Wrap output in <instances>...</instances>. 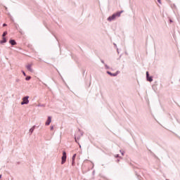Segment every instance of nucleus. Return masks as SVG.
<instances>
[{"label": "nucleus", "instance_id": "1", "mask_svg": "<svg viewBox=\"0 0 180 180\" xmlns=\"http://www.w3.org/2000/svg\"><path fill=\"white\" fill-rule=\"evenodd\" d=\"M121 13H122V12H118L117 13L113 14L112 16H110L108 18V20H109L110 22L112 20H115L116 19L117 16V17L120 16Z\"/></svg>", "mask_w": 180, "mask_h": 180}, {"label": "nucleus", "instance_id": "2", "mask_svg": "<svg viewBox=\"0 0 180 180\" xmlns=\"http://www.w3.org/2000/svg\"><path fill=\"white\" fill-rule=\"evenodd\" d=\"M66 160H67V153H65V151H63L61 164H65Z\"/></svg>", "mask_w": 180, "mask_h": 180}, {"label": "nucleus", "instance_id": "3", "mask_svg": "<svg viewBox=\"0 0 180 180\" xmlns=\"http://www.w3.org/2000/svg\"><path fill=\"white\" fill-rule=\"evenodd\" d=\"M29 103V96H25L22 98V102H21V105H27Z\"/></svg>", "mask_w": 180, "mask_h": 180}, {"label": "nucleus", "instance_id": "4", "mask_svg": "<svg viewBox=\"0 0 180 180\" xmlns=\"http://www.w3.org/2000/svg\"><path fill=\"white\" fill-rule=\"evenodd\" d=\"M32 64H28L26 66L27 70H28V71H30V72H33V69H32Z\"/></svg>", "mask_w": 180, "mask_h": 180}, {"label": "nucleus", "instance_id": "5", "mask_svg": "<svg viewBox=\"0 0 180 180\" xmlns=\"http://www.w3.org/2000/svg\"><path fill=\"white\" fill-rule=\"evenodd\" d=\"M51 123V117H49L47 121L46 122V126H49Z\"/></svg>", "mask_w": 180, "mask_h": 180}, {"label": "nucleus", "instance_id": "6", "mask_svg": "<svg viewBox=\"0 0 180 180\" xmlns=\"http://www.w3.org/2000/svg\"><path fill=\"white\" fill-rule=\"evenodd\" d=\"M146 77L147 80L149 81V82H151L153 81V77L148 76V72H146Z\"/></svg>", "mask_w": 180, "mask_h": 180}, {"label": "nucleus", "instance_id": "7", "mask_svg": "<svg viewBox=\"0 0 180 180\" xmlns=\"http://www.w3.org/2000/svg\"><path fill=\"white\" fill-rule=\"evenodd\" d=\"M10 44H11L12 46H16V41L13 39H11L9 41Z\"/></svg>", "mask_w": 180, "mask_h": 180}, {"label": "nucleus", "instance_id": "8", "mask_svg": "<svg viewBox=\"0 0 180 180\" xmlns=\"http://www.w3.org/2000/svg\"><path fill=\"white\" fill-rule=\"evenodd\" d=\"M108 72V74L109 75H110L111 77H116V75H117V73H112V72Z\"/></svg>", "mask_w": 180, "mask_h": 180}, {"label": "nucleus", "instance_id": "9", "mask_svg": "<svg viewBox=\"0 0 180 180\" xmlns=\"http://www.w3.org/2000/svg\"><path fill=\"white\" fill-rule=\"evenodd\" d=\"M76 157H77V154H74L72 156V165H74V163L75 162Z\"/></svg>", "mask_w": 180, "mask_h": 180}, {"label": "nucleus", "instance_id": "10", "mask_svg": "<svg viewBox=\"0 0 180 180\" xmlns=\"http://www.w3.org/2000/svg\"><path fill=\"white\" fill-rule=\"evenodd\" d=\"M3 43H6V38L3 37V39L0 41V44H3Z\"/></svg>", "mask_w": 180, "mask_h": 180}, {"label": "nucleus", "instance_id": "11", "mask_svg": "<svg viewBox=\"0 0 180 180\" xmlns=\"http://www.w3.org/2000/svg\"><path fill=\"white\" fill-rule=\"evenodd\" d=\"M34 129H35V126L32 127L30 129V133H33V131H34Z\"/></svg>", "mask_w": 180, "mask_h": 180}, {"label": "nucleus", "instance_id": "12", "mask_svg": "<svg viewBox=\"0 0 180 180\" xmlns=\"http://www.w3.org/2000/svg\"><path fill=\"white\" fill-rule=\"evenodd\" d=\"M6 34H8V32H4V33H3V37H5V36H6Z\"/></svg>", "mask_w": 180, "mask_h": 180}, {"label": "nucleus", "instance_id": "13", "mask_svg": "<svg viewBox=\"0 0 180 180\" xmlns=\"http://www.w3.org/2000/svg\"><path fill=\"white\" fill-rule=\"evenodd\" d=\"M32 78L30 76H28L25 78L26 81H29Z\"/></svg>", "mask_w": 180, "mask_h": 180}, {"label": "nucleus", "instance_id": "14", "mask_svg": "<svg viewBox=\"0 0 180 180\" xmlns=\"http://www.w3.org/2000/svg\"><path fill=\"white\" fill-rule=\"evenodd\" d=\"M22 72L23 75H24L25 77H26V73L25 72V71H22Z\"/></svg>", "mask_w": 180, "mask_h": 180}, {"label": "nucleus", "instance_id": "15", "mask_svg": "<svg viewBox=\"0 0 180 180\" xmlns=\"http://www.w3.org/2000/svg\"><path fill=\"white\" fill-rule=\"evenodd\" d=\"M158 2H159V4H161V0H158Z\"/></svg>", "mask_w": 180, "mask_h": 180}, {"label": "nucleus", "instance_id": "16", "mask_svg": "<svg viewBox=\"0 0 180 180\" xmlns=\"http://www.w3.org/2000/svg\"><path fill=\"white\" fill-rule=\"evenodd\" d=\"M54 129L53 127H51V130H53Z\"/></svg>", "mask_w": 180, "mask_h": 180}, {"label": "nucleus", "instance_id": "17", "mask_svg": "<svg viewBox=\"0 0 180 180\" xmlns=\"http://www.w3.org/2000/svg\"><path fill=\"white\" fill-rule=\"evenodd\" d=\"M3 26H4V27L6 26V24H4Z\"/></svg>", "mask_w": 180, "mask_h": 180}, {"label": "nucleus", "instance_id": "18", "mask_svg": "<svg viewBox=\"0 0 180 180\" xmlns=\"http://www.w3.org/2000/svg\"><path fill=\"white\" fill-rule=\"evenodd\" d=\"M1 178H2V175L0 174V179H1Z\"/></svg>", "mask_w": 180, "mask_h": 180}]
</instances>
